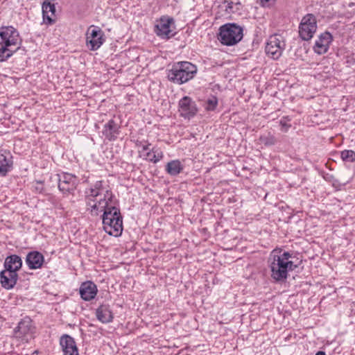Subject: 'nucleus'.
Wrapping results in <instances>:
<instances>
[{
    "label": "nucleus",
    "mask_w": 355,
    "mask_h": 355,
    "mask_svg": "<svg viewBox=\"0 0 355 355\" xmlns=\"http://www.w3.org/2000/svg\"><path fill=\"white\" fill-rule=\"evenodd\" d=\"M293 257V253L284 251L281 248H275L271 252L268 263L270 277L274 282H284L288 278V272L293 271L298 267V264L290 260Z\"/></svg>",
    "instance_id": "1"
},
{
    "label": "nucleus",
    "mask_w": 355,
    "mask_h": 355,
    "mask_svg": "<svg viewBox=\"0 0 355 355\" xmlns=\"http://www.w3.org/2000/svg\"><path fill=\"white\" fill-rule=\"evenodd\" d=\"M19 31L12 26L0 28V62L7 61L17 51H25Z\"/></svg>",
    "instance_id": "2"
},
{
    "label": "nucleus",
    "mask_w": 355,
    "mask_h": 355,
    "mask_svg": "<svg viewBox=\"0 0 355 355\" xmlns=\"http://www.w3.org/2000/svg\"><path fill=\"white\" fill-rule=\"evenodd\" d=\"M197 71L196 65L190 62H178L168 70L167 78L173 83L182 85L193 79Z\"/></svg>",
    "instance_id": "3"
},
{
    "label": "nucleus",
    "mask_w": 355,
    "mask_h": 355,
    "mask_svg": "<svg viewBox=\"0 0 355 355\" xmlns=\"http://www.w3.org/2000/svg\"><path fill=\"white\" fill-rule=\"evenodd\" d=\"M110 209L111 211H105L102 215L103 229L109 235L119 236L123 232V217L119 208Z\"/></svg>",
    "instance_id": "4"
},
{
    "label": "nucleus",
    "mask_w": 355,
    "mask_h": 355,
    "mask_svg": "<svg viewBox=\"0 0 355 355\" xmlns=\"http://www.w3.org/2000/svg\"><path fill=\"white\" fill-rule=\"evenodd\" d=\"M218 31L217 38L225 46H234L243 37V27L236 23L225 24L219 28Z\"/></svg>",
    "instance_id": "5"
},
{
    "label": "nucleus",
    "mask_w": 355,
    "mask_h": 355,
    "mask_svg": "<svg viewBox=\"0 0 355 355\" xmlns=\"http://www.w3.org/2000/svg\"><path fill=\"white\" fill-rule=\"evenodd\" d=\"M35 327L31 318L26 316L22 318L14 329V334L16 338L21 339L22 341L28 342L34 338Z\"/></svg>",
    "instance_id": "6"
},
{
    "label": "nucleus",
    "mask_w": 355,
    "mask_h": 355,
    "mask_svg": "<svg viewBox=\"0 0 355 355\" xmlns=\"http://www.w3.org/2000/svg\"><path fill=\"white\" fill-rule=\"evenodd\" d=\"M317 21L314 15L307 14L304 16L299 25V35L302 40L309 41L317 30Z\"/></svg>",
    "instance_id": "7"
},
{
    "label": "nucleus",
    "mask_w": 355,
    "mask_h": 355,
    "mask_svg": "<svg viewBox=\"0 0 355 355\" xmlns=\"http://www.w3.org/2000/svg\"><path fill=\"white\" fill-rule=\"evenodd\" d=\"M104 33L98 26L92 25L87 31L86 44L91 51L98 49L105 42Z\"/></svg>",
    "instance_id": "8"
},
{
    "label": "nucleus",
    "mask_w": 355,
    "mask_h": 355,
    "mask_svg": "<svg viewBox=\"0 0 355 355\" xmlns=\"http://www.w3.org/2000/svg\"><path fill=\"white\" fill-rule=\"evenodd\" d=\"M174 24L175 21L173 17L163 16L155 26V33L162 39L168 40L176 34L171 28Z\"/></svg>",
    "instance_id": "9"
},
{
    "label": "nucleus",
    "mask_w": 355,
    "mask_h": 355,
    "mask_svg": "<svg viewBox=\"0 0 355 355\" xmlns=\"http://www.w3.org/2000/svg\"><path fill=\"white\" fill-rule=\"evenodd\" d=\"M285 43L281 35H275L269 37L265 47V51L268 55L274 60L278 59L284 49Z\"/></svg>",
    "instance_id": "10"
},
{
    "label": "nucleus",
    "mask_w": 355,
    "mask_h": 355,
    "mask_svg": "<svg viewBox=\"0 0 355 355\" xmlns=\"http://www.w3.org/2000/svg\"><path fill=\"white\" fill-rule=\"evenodd\" d=\"M178 112L182 117L191 119L196 115L198 108L191 97L184 96L178 102Z\"/></svg>",
    "instance_id": "11"
},
{
    "label": "nucleus",
    "mask_w": 355,
    "mask_h": 355,
    "mask_svg": "<svg viewBox=\"0 0 355 355\" xmlns=\"http://www.w3.org/2000/svg\"><path fill=\"white\" fill-rule=\"evenodd\" d=\"M58 188L59 190L63 193H73L78 184V178L69 173H62V174L58 175Z\"/></svg>",
    "instance_id": "12"
},
{
    "label": "nucleus",
    "mask_w": 355,
    "mask_h": 355,
    "mask_svg": "<svg viewBox=\"0 0 355 355\" xmlns=\"http://www.w3.org/2000/svg\"><path fill=\"white\" fill-rule=\"evenodd\" d=\"M332 41L333 36L329 32L325 31L321 33L313 47L314 52L318 55L326 53Z\"/></svg>",
    "instance_id": "13"
},
{
    "label": "nucleus",
    "mask_w": 355,
    "mask_h": 355,
    "mask_svg": "<svg viewBox=\"0 0 355 355\" xmlns=\"http://www.w3.org/2000/svg\"><path fill=\"white\" fill-rule=\"evenodd\" d=\"M60 345L64 355H79L75 340L68 334L62 335L60 338Z\"/></svg>",
    "instance_id": "14"
},
{
    "label": "nucleus",
    "mask_w": 355,
    "mask_h": 355,
    "mask_svg": "<svg viewBox=\"0 0 355 355\" xmlns=\"http://www.w3.org/2000/svg\"><path fill=\"white\" fill-rule=\"evenodd\" d=\"M120 128L121 125L112 119L104 125L102 133L106 139L114 141L121 132Z\"/></svg>",
    "instance_id": "15"
},
{
    "label": "nucleus",
    "mask_w": 355,
    "mask_h": 355,
    "mask_svg": "<svg viewBox=\"0 0 355 355\" xmlns=\"http://www.w3.org/2000/svg\"><path fill=\"white\" fill-rule=\"evenodd\" d=\"M97 292V286L92 281L83 282L79 288L80 297L84 301H90L94 299Z\"/></svg>",
    "instance_id": "16"
},
{
    "label": "nucleus",
    "mask_w": 355,
    "mask_h": 355,
    "mask_svg": "<svg viewBox=\"0 0 355 355\" xmlns=\"http://www.w3.org/2000/svg\"><path fill=\"white\" fill-rule=\"evenodd\" d=\"M26 263L31 270L41 268L44 262V255L39 251L33 250L26 254Z\"/></svg>",
    "instance_id": "17"
},
{
    "label": "nucleus",
    "mask_w": 355,
    "mask_h": 355,
    "mask_svg": "<svg viewBox=\"0 0 355 355\" xmlns=\"http://www.w3.org/2000/svg\"><path fill=\"white\" fill-rule=\"evenodd\" d=\"M18 280L17 272L14 271L8 272L6 270H3L0 272V283L1 286L6 289H12L16 285Z\"/></svg>",
    "instance_id": "18"
},
{
    "label": "nucleus",
    "mask_w": 355,
    "mask_h": 355,
    "mask_svg": "<svg viewBox=\"0 0 355 355\" xmlns=\"http://www.w3.org/2000/svg\"><path fill=\"white\" fill-rule=\"evenodd\" d=\"M96 317L103 324L110 323L113 321L114 314L110 306L107 304H101L96 309Z\"/></svg>",
    "instance_id": "19"
},
{
    "label": "nucleus",
    "mask_w": 355,
    "mask_h": 355,
    "mask_svg": "<svg viewBox=\"0 0 355 355\" xmlns=\"http://www.w3.org/2000/svg\"><path fill=\"white\" fill-rule=\"evenodd\" d=\"M114 195L110 189H105L103 193V198L96 200L98 206L100 207V211H111L112 207L115 206V202L114 201Z\"/></svg>",
    "instance_id": "20"
},
{
    "label": "nucleus",
    "mask_w": 355,
    "mask_h": 355,
    "mask_svg": "<svg viewBox=\"0 0 355 355\" xmlns=\"http://www.w3.org/2000/svg\"><path fill=\"white\" fill-rule=\"evenodd\" d=\"M22 264V259L19 255L11 254L6 258L3 266L8 272H17L21 268Z\"/></svg>",
    "instance_id": "21"
},
{
    "label": "nucleus",
    "mask_w": 355,
    "mask_h": 355,
    "mask_svg": "<svg viewBox=\"0 0 355 355\" xmlns=\"http://www.w3.org/2000/svg\"><path fill=\"white\" fill-rule=\"evenodd\" d=\"M103 181H96L92 187L89 189V193L86 196V198L90 201L95 202L96 197L101 196L105 192L104 187L103 185Z\"/></svg>",
    "instance_id": "22"
},
{
    "label": "nucleus",
    "mask_w": 355,
    "mask_h": 355,
    "mask_svg": "<svg viewBox=\"0 0 355 355\" xmlns=\"http://www.w3.org/2000/svg\"><path fill=\"white\" fill-rule=\"evenodd\" d=\"M184 169L183 165L178 159L171 160L166 165L165 170L171 176H176Z\"/></svg>",
    "instance_id": "23"
},
{
    "label": "nucleus",
    "mask_w": 355,
    "mask_h": 355,
    "mask_svg": "<svg viewBox=\"0 0 355 355\" xmlns=\"http://www.w3.org/2000/svg\"><path fill=\"white\" fill-rule=\"evenodd\" d=\"M12 157H7L3 154L0 153V175L6 176L12 168Z\"/></svg>",
    "instance_id": "24"
},
{
    "label": "nucleus",
    "mask_w": 355,
    "mask_h": 355,
    "mask_svg": "<svg viewBox=\"0 0 355 355\" xmlns=\"http://www.w3.org/2000/svg\"><path fill=\"white\" fill-rule=\"evenodd\" d=\"M223 4L225 6V11L228 14L239 13L243 8L241 3L239 0H225Z\"/></svg>",
    "instance_id": "25"
},
{
    "label": "nucleus",
    "mask_w": 355,
    "mask_h": 355,
    "mask_svg": "<svg viewBox=\"0 0 355 355\" xmlns=\"http://www.w3.org/2000/svg\"><path fill=\"white\" fill-rule=\"evenodd\" d=\"M163 153L162 150L153 148L148 151L145 155V159L154 164L157 163L163 158Z\"/></svg>",
    "instance_id": "26"
},
{
    "label": "nucleus",
    "mask_w": 355,
    "mask_h": 355,
    "mask_svg": "<svg viewBox=\"0 0 355 355\" xmlns=\"http://www.w3.org/2000/svg\"><path fill=\"white\" fill-rule=\"evenodd\" d=\"M259 141L261 144L267 147L274 146L277 142L276 137L270 132H268L266 135H261L259 137Z\"/></svg>",
    "instance_id": "27"
},
{
    "label": "nucleus",
    "mask_w": 355,
    "mask_h": 355,
    "mask_svg": "<svg viewBox=\"0 0 355 355\" xmlns=\"http://www.w3.org/2000/svg\"><path fill=\"white\" fill-rule=\"evenodd\" d=\"M218 103V98L214 95H211L207 99L205 109L209 112L214 111L217 107Z\"/></svg>",
    "instance_id": "28"
},
{
    "label": "nucleus",
    "mask_w": 355,
    "mask_h": 355,
    "mask_svg": "<svg viewBox=\"0 0 355 355\" xmlns=\"http://www.w3.org/2000/svg\"><path fill=\"white\" fill-rule=\"evenodd\" d=\"M340 157L343 162H355V152L352 150H344L340 152Z\"/></svg>",
    "instance_id": "29"
},
{
    "label": "nucleus",
    "mask_w": 355,
    "mask_h": 355,
    "mask_svg": "<svg viewBox=\"0 0 355 355\" xmlns=\"http://www.w3.org/2000/svg\"><path fill=\"white\" fill-rule=\"evenodd\" d=\"M288 121H289V119H288V116H286V117H283L279 121V124L282 127V130H283L284 132H287L291 126V124H288L287 123Z\"/></svg>",
    "instance_id": "30"
},
{
    "label": "nucleus",
    "mask_w": 355,
    "mask_h": 355,
    "mask_svg": "<svg viewBox=\"0 0 355 355\" xmlns=\"http://www.w3.org/2000/svg\"><path fill=\"white\" fill-rule=\"evenodd\" d=\"M90 207V213L92 215L98 216V213L101 212V208L98 206V204L95 202H93V205H91Z\"/></svg>",
    "instance_id": "31"
},
{
    "label": "nucleus",
    "mask_w": 355,
    "mask_h": 355,
    "mask_svg": "<svg viewBox=\"0 0 355 355\" xmlns=\"http://www.w3.org/2000/svg\"><path fill=\"white\" fill-rule=\"evenodd\" d=\"M146 144L142 145V141H137L136 146L138 147H141L143 151H149L150 150L149 146L151 145L148 141H146Z\"/></svg>",
    "instance_id": "32"
},
{
    "label": "nucleus",
    "mask_w": 355,
    "mask_h": 355,
    "mask_svg": "<svg viewBox=\"0 0 355 355\" xmlns=\"http://www.w3.org/2000/svg\"><path fill=\"white\" fill-rule=\"evenodd\" d=\"M345 63L348 67H351L355 64V58L353 55H347L345 57Z\"/></svg>",
    "instance_id": "33"
},
{
    "label": "nucleus",
    "mask_w": 355,
    "mask_h": 355,
    "mask_svg": "<svg viewBox=\"0 0 355 355\" xmlns=\"http://www.w3.org/2000/svg\"><path fill=\"white\" fill-rule=\"evenodd\" d=\"M35 191H37L38 193H42L44 190V182L43 181H37L36 182V186L35 187Z\"/></svg>",
    "instance_id": "34"
},
{
    "label": "nucleus",
    "mask_w": 355,
    "mask_h": 355,
    "mask_svg": "<svg viewBox=\"0 0 355 355\" xmlns=\"http://www.w3.org/2000/svg\"><path fill=\"white\" fill-rule=\"evenodd\" d=\"M275 1L276 0H259L261 5L263 6H270L275 3Z\"/></svg>",
    "instance_id": "35"
},
{
    "label": "nucleus",
    "mask_w": 355,
    "mask_h": 355,
    "mask_svg": "<svg viewBox=\"0 0 355 355\" xmlns=\"http://www.w3.org/2000/svg\"><path fill=\"white\" fill-rule=\"evenodd\" d=\"M315 355H326V354L324 351H318L316 352Z\"/></svg>",
    "instance_id": "36"
},
{
    "label": "nucleus",
    "mask_w": 355,
    "mask_h": 355,
    "mask_svg": "<svg viewBox=\"0 0 355 355\" xmlns=\"http://www.w3.org/2000/svg\"><path fill=\"white\" fill-rule=\"evenodd\" d=\"M86 200H87V206L91 207V205H93V201H90V200H87V198H86Z\"/></svg>",
    "instance_id": "37"
},
{
    "label": "nucleus",
    "mask_w": 355,
    "mask_h": 355,
    "mask_svg": "<svg viewBox=\"0 0 355 355\" xmlns=\"http://www.w3.org/2000/svg\"><path fill=\"white\" fill-rule=\"evenodd\" d=\"M34 353H35V354H38V351H37V350H36V351H35V352H34Z\"/></svg>",
    "instance_id": "38"
}]
</instances>
